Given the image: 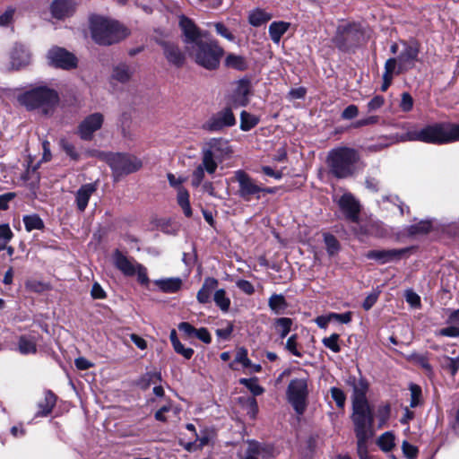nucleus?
Segmentation results:
<instances>
[{
	"label": "nucleus",
	"mask_w": 459,
	"mask_h": 459,
	"mask_svg": "<svg viewBox=\"0 0 459 459\" xmlns=\"http://www.w3.org/2000/svg\"><path fill=\"white\" fill-rule=\"evenodd\" d=\"M402 141H419L427 143L443 144L459 141V126L435 123L421 129L407 131L401 136Z\"/></svg>",
	"instance_id": "obj_1"
},
{
	"label": "nucleus",
	"mask_w": 459,
	"mask_h": 459,
	"mask_svg": "<svg viewBox=\"0 0 459 459\" xmlns=\"http://www.w3.org/2000/svg\"><path fill=\"white\" fill-rule=\"evenodd\" d=\"M360 156L357 150L341 146L332 149L326 157L329 172L336 178H347L359 169Z\"/></svg>",
	"instance_id": "obj_2"
},
{
	"label": "nucleus",
	"mask_w": 459,
	"mask_h": 459,
	"mask_svg": "<svg viewBox=\"0 0 459 459\" xmlns=\"http://www.w3.org/2000/svg\"><path fill=\"white\" fill-rule=\"evenodd\" d=\"M92 39L99 45H112L128 35L126 27L117 21L101 16H93L90 21Z\"/></svg>",
	"instance_id": "obj_3"
},
{
	"label": "nucleus",
	"mask_w": 459,
	"mask_h": 459,
	"mask_svg": "<svg viewBox=\"0 0 459 459\" xmlns=\"http://www.w3.org/2000/svg\"><path fill=\"white\" fill-rule=\"evenodd\" d=\"M349 384L353 388L351 420L354 427L373 425V413L366 397L368 383L362 378L357 380L355 377H351Z\"/></svg>",
	"instance_id": "obj_4"
},
{
	"label": "nucleus",
	"mask_w": 459,
	"mask_h": 459,
	"mask_svg": "<svg viewBox=\"0 0 459 459\" xmlns=\"http://www.w3.org/2000/svg\"><path fill=\"white\" fill-rule=\"evenodd\" d=\"M19 102L29 110L37 109L45 116H51L59 102V97L54 90L37 87L21 95Z\"/></svg>",
	"instance_id": "obj_5"
},
{
	"label": "nucleus",
	"mask_w": 459,
	"mask_h": 459,
	"mask_svg": "<svg viewBox=\"0 0 459 459\" xmlns=\"http://www.w3.org/2000/svg\"><path fill=\"white\" fill-rule=\"evenodd\" d=\"M186 51L196 64L208 70H213L219 66L220 60L224 53L218 43L212 39L207 41L202 39L193 46L188 45Z\"/></svg>",
	"instance_id": "obj_6"
},
{
	"label": "nucleus",
	"mask_w": 459,
	"mask_h": 459,
	"mask_svg": "<svg viewBox=\"0 0 459 459\" xmlns=\"http://www.w3.org/2000/svg\"><path fill=\"white\" fill-rule=\"evenodd\" d=\"M232 153L229 142L222 138H212L202 148V159L206 166V172L213 174L218 164L230 157Z\"/></svg>",
	"instance_id": "obj_7"
},
{
	"label": "nucleus",
	"mask_w": 459,
	"mask_h": 459,
	"mask_svg": "<svg viewBox=\"0 0 459 459\" xmlns=\"http://www.w3.org/2000/svg\"><path fill=\"white\" fill-rule=\"evenodd\" d=\"M98 157L108 164L115 180L139 170L143 166L140 159L127 153L98 152Z\"/></svg>",
	"instance_id": "obj_8"
},
{
	"label": "nucleus",
	"mask_w": 459,
	"mask_h": 459,
	"mask_svg": "<svg viewBox=\"0 0 459 459\" xmlns=\"http://www.w3.org/2000/svg\"><path fill=\"white\" fill-rule=\"evenodd\" d=\"M308 377L307 376L293 378L288 385L286 395L297 414L302 415L307 406Z\"/></svg>",
	"instance_id": "obj_9"
},
{
	"label": "nucleus",
	"mask_w": 459,
	"mask_h": 459,
	"mask_svg": "<svg viewBox=\"0 0 459 459\" xmlns=\"http://www.w3.org/2000/svg\"><path fill=\"white\" fill-rule=\"evenodd\" d=\"M364 38V30L360 23L345 22L337 27L333 38L334 44L342 50L359 44Z\"/></svg>",
	"instance_id": "obj_10"
},
{
	"label": "nucleus",
	"mask_w": 459,
	"mask_h": 459,
	"mask_svg": "<svg viewBox=\"0 0 459 459\" xmlns=\"http://www.w3.org/2000/svg\"><path fill=\"white\" fill-rule=\"evenodd\" d=\"M238 183L237 195L244 201L249 202L252 198L259 199L262 186L254 178L242 169L234 172V179Z\"/></svg>",
	"instance_id": "obj_11"
},
{
	"label": "nucleus",
	"mask_w": 459,
	"mask_h": 459,
	"mask_svg": "<svg viewBox=\"0 0 459 459\" xmlns=\"http://www.w3.org/2000/svg\"><path fill=\"white\" fill-rule=\"evenodd\" d=\"M403 48L396 59V74H402L412 69L418 61L420 46L416 41H402Z\"/></svg>",
	"instance_id": "obj_12"
},
{
	"label": "nucleus",
	"mask_w": 459,
	"mask_h": 459,
	"mask_svg": "<svg viewBox=\"0 0 459 459\" xmlns=\"http://www.w3.org/2000/svg\"><path fill=\"white\" fill-rule=\"evenodd\" d=\"M236 124L235 116L230 107L213 114L204 125L203 129L209 132H218L225 127L233 126Z\"/></svg>",
	"instance_id": "obj_13"
},
{
	"label": "nucleus",
	"mask_w": 459,
	"mask_h": 459,
	"mask_svg": "<svg viewBox=\"0 0 459 459\" xmlns=\"http://www.w3.org/2000/svg\"><path fill=\"white\" fill-rule=\"evenodd\" d=\"M104 123V116L96 112L87 116L78 126V134L81 139L90 141L93 134L100 130Z\"/></svg>",
	"instance_id": "obj_14"
},
{
	"label": "nucleus",
	"mask_w": 459,
	"mask_h": 459,
	"mask_svg": "<svg viewBox=\"0 0 459 459\" xmlns=\"http://www.w3.org/2000/svg\"><path fill=\"white\" fill-rule=\"evenodd\" d=\"M179 26L184 35L186 50L188 48V45L193 46L206 37V34L203 33L195 22L185 15L179 16Z\"/></svg>",
	"instance_id": "obj_15"
},
{
	"label": "nucleus",
	"mask_w": 459,
	"mask_h": 459,
	"mask_svg": "<svg viewBox=\"0 0 459 459\" xmlns=\"http://www.w3.org/2000/svg\"><path fill=\"white\" fill-rule=\"evenodd\" d=\"M49 63L62 69H71L77 65V58L70 52L61 48H53L48 53Z\"/></svg>",
	"instance_id": "obj_16"
},
{
	"label": "nucleus",
	"mask_w": 459,
	"mask_h": 459,
	"mask_svg": "<svg viewBox=\"0 0 459 459\" xmlns=\"http://www.w3.org/2000/svg\"><path fill=\"white\" fill-rule=\"evenodd\" d=\"M339 206L348 220L352 222L359 221L360 205L351 194L346 193L342 195L339 200Z\"/></svg>",
	"instance_id": "obj_17"
},
{
	"label": "nucleus",
	"mask_w": 459,
	"mask_h": 459,
	"mask_svg": "<svg viewBox=\"0 0 459 459\" xmlns=\"http://www.w3.org/2000/svg\"><path fill=\"white\" fill-rule=\"evenodd\" d=\"M250 86L248 81L240 80L230 96V103L233 108L245 107L248 103Z\"/></svg>",
	"instance_id": "obj_18"
},
{
	"label": "nucleus",
	"mask_w": 459,
	"mask_h": 459,
	"mask_svg": "<svg viewBox=\"0 0 459 459\" xmlns=\"http://www.w3.org/2000/svg\"><path fill=\"white\" fill-rule=\"evenodd\" d=\"M357 437V449L359 459H369L367 453V442L373 436L372 425L354 427Z\"/></svg>",
	"instance_id": "obj_19"
},
{
	"label": "nucleus",
	"mask_w": 459,
	"mask_h": 459,
	"mask_svg": "<svg viewBox=\"0 0 459 459\" xmlns=\"http://www.w3.org/2000/svg\"><path fill=\"white\" fill-rule=\"evenodd\" d=\"M247 449L258 459H273L279 454L273 445L260 443L255 440L248 441Z\"/></svg>",
	"instance_id": "obj_20"
},
{
	"label": "nucleus",
	"mask_w": 459,
	"mask_h": 459,
	"mask_svg": "<svg viewBox=\"0 0 459 459\" xmlns=\"http://www.w3.org/2000/svg\"><path fill=\"white\" fill-rule=\"evenodd\" d=\"M408 249H388V250H371L368 251L366 256L368 259H373L380 264H386L391 261L401 258V256L407 252Z\"/></svg>",
	"instance_id": "obj_21"
},
{
	"label": "nucleus",
	"mask_w": 459,
	"mask_h": 459,
	"mask_svg": "<svg viewBox=\"0 0 459 459\" xmlns=\"http://www.w3.org/2000/svg\"><path fill=\"white\" fill-rule=\"evenodd\" d=\"M74 0H54L51 4V13L56 19H65L72 15L75 10Z\"/></svg>",
	"instance_id": "obj_22"
},
{
	"label": "nucleus",
	"mask_w": 459,
	"mask_h": 459,
	"mask_svg": "<svg viewBox=\"0 0 459 459\" xmlns=\"http://www.w3.org/2000/svg\"><path fill=\"white\" fill-rule=\"evenodd\" d=\"M113 258L115 266L126 276L135 275L140 264L136 263L134 260L127 258L119 251L115 252Z\"/></svg>",
	"instance_id": "obj_23"
},
{
	"label": "nucleus",
	"mask_w": 459,
	"mask_h": 459,
	"mask_svg": "<svg viewBox=\"0 0 459 459\" xmlns=\"http://www.w3.org/2000/svg\"><path fill=\"white\" fill-rule=\"evenodd\" d=\"M97 186L95 183H88L82 185L75 193V204L80 212H84L89 200L96 192Z\"/></svg>",
	"instance_id": "obj_24"
},
{
	"label": "nucleus",
	"mask_w": 459,
	"mask_h": 459,
	"mask_svg": "<svg viewBox=\"0 0 459 459\" xmlns=\"http://www.w3.org/2000/svg\"><path fill=\"white\" fill-rule=\"evenodd\" d=\"M134 72L135 68L133 65L119 63L113 66L111 79L120 83H126L130 81Z\"/></svg>",
	"instance_id": "obj_25"
},
{
	"label": "nucleus",
	"mask_w": 459,
	"mask_h": 459,
	"mask_svg": "<svg viewBox=\"0 0 459 459\" xmlns=\"http://www.w3.org/2000/svg\"><path fill=\"white\" fill-rule=\"evenodd\" d=\"M163 52L168 62L175 66H181L184 64L185 56L179 48L171 42H163Z\"/></svg>",
	"instance_id": "obj_26"
},
{
	"label": "nucleus",
	"mask_w": 459,
	"mask_h": 459,
	"mask_svg": "<svg viewBox=\"0 0 459 459\" xmlns=\"http://www.w3.org/2000/svg\"><path fill=\"white\" fill-rule=\"evenodd\" d=\"M30 61V54L26 48L16 45L11 54V65L14 69L27 65Z\"/></svg>",
	"instance_id": "obj_27"
},
{
	"label": "nucleus",
	"mask_w": 459,
	"mask_h": 459,
	"mask_svg": "<svg viewBox=\"0 0 459 459\" xmlns=\"http://www.w3.org/2000/svg\"><path fill=\"white\" fill-rule=\"evenodd\" d=\"M219 281L213 277H207L204 279L201 289L196 294V299L201 304H206L211 301L212 292L218 287Z\"/></svg>",
	"instance_id": "obj_28"
},
{
	"label": "nucleus",
	"mask_w": 459,
	"mask_h": 459,
	"mask_svg": "<svg viewBox=\"0 0 459 459\" xmlns=\"http://www.w3.org/2000/svg\"><path fill=\"white\" fill-rule=\"evenodd\" d=\"M39 336L35 333H29L20 336L18 341V351L23 355L34 354L37 351Z\"/></svg>",
	"instance_id": "obj_29"
},
{
	"label": "nucleus",
	"mask_w": 459,
	"mask_h": 459,
	"mask_svg": "<svg viewBox=\"0 0 459 459\" xmlns=\"http://www.w3.org/2000/svg\"><path fill=\"white\" fill-rule=\"evenodd\" d=\"M56 396L49 390L44 392L43 400L38 403L37 417L48 416L56 405Z\"/></svg>",
	"instance_id": "obj_30"
},
{
	"label": "nucleus",
	"mask_w": 459,
	"mask_h": 459,
	"mask_svg": "<svg viewBox=\"0 0 459 459\" xmlns=\"http://www.w3.org/2000/svg\"><path fill=\"white\" fill-rule=\"evenodd\" d=\"M155 285L165 293H175L181 289L182 280L179 277L159 279L154 281Z\"/></svg>",
	"instance_id": "obj_31"
},
{
	"label": "nucleus",
	"mask_w": 459,
	"mask_h": 459,
	"mask_svg": "<svg viewBox=\"0 0 459 459\" xmlns=\"http://www.w3.org/2000/svg\"><path fill=\"white\" fill-rule=\"evenodd\" d=\"M396 59L394 57L388 58L385 64V72L383 74V84L381 90L385 91L392 83L393 76L396 74Z\"/></svg>",
	"instance_id": "obj_32"
},
{
	"label": "nucleus",
	"mask_w": 459,
	"mask_h": 459,
	"mask_svg": "<svg viewBox=\"0 0 459 459\" xmlns=\"http://www.w3.org/2000/svg\"><path fill=\"white\" fill-rule=\"evenodd\" d=\"M432 229V222L429 220L420 221L406 229L409 236H421L429 233Z\"/></svg>",
	"instance_id": "obj_33"
},
{
	"label": "nucleus",
	"mask_w": 459,
	"mask_h": 459,
	"mask_svg": "<svg viewBox=\"0 0 459 459\" xmlns=\"http://www.w3.org/2000/svg\"><path fill=\"white\" fill-rule=\"evenodd\" d=\"M290 23L285 22H273L269 26V34L274 43H279L282 35L288 30Z\"/></svg>",
	"instance_id": "obj_34"
},
{
	"label": "nucleus",
	"mask_w": 459,
	"mask_h": 459,
	"mask_svg": "<svg viewBox=\"0 0 459 459\" xmlns=\"http://www.w3.org/2000/svg\"><path fill=\"white\" fill-rule=\"evenodd\" d=\"M268 306L276 315L282 314L288 307L286 299L281 294H273L269 298Z\"/></svg>",
	"instance_id": "obj_35"
},
{
	"label": "nucleus",
	"mask_w": 459,
	"mask_h": 459,
	"mask_svg": "<svg viewBox=\"0 0 459 459\" xmlns=\"http://www.w3.org/2000/svg\"><path fill=\"white\" fill-rule=\"evenodd\" d=\"M292 319L289 317H279L273 323L275 332L280 335L281 339H284L290 333L292 326Z\"/></svg>",
	"instance_id": "obj_36"
},
{
	"label": "nucleus",
	"mask_w": 459,
	"mask_h": 459,
	"mask_svg": "<svg viewBox=\"0 0 459 459\" xmlns=\"http://www.w3.org/2000/svg\"><path fill=\"white\" fill-rule=\"evenodd\" d=\"M213 300L215 305L223 312L227 313L230 307V299L227 296L224 289H219L214 291Z\"/></svg>",
	"instance_id": "obj_37"
},
{
	"label": "nucleus",
	"mask_w": 459,
	"mask_h": 459,
	"mask_svg": "<svg viewBox=\"0 0 459 459\" xmlns=\"http://www.w3.org/2000/svg\"><path fill=\"white\" fill-rule=\"evenodd\" d=\"M177 201L178 205L182 208L184 214L186 217H191L192 209L189 202V193L185 187L178 188Z\"/></svg>",
	"instance_id": "obj_38"
},
{
	"label": "nucleus",
	"mask_w": 459,
	"mask_h": 459,
	"mask_svg": "<svg viewBox=\"0 0 459 459\" xmlns=\"http://www.w3.org/2000/svg\"><path fill=\"white\" fill-rule=\"evenodd\" d=\"M237 364H241L244 368L252 366L251 360L247 357V351L245 348H238L236 352L234 360L230 364V368L233 370L238 369Z\"/></svg>",
	"instance_id": "obj_39"
},
{
	"label": "nucleus",
	"mask_w": 459,
	"mask_h": 459,
	"mask_svg": "<svg viewBox=\"0 0 459 459\" xmlns=\"http://www.w3.org/2000/svg\"><path fill=\"white\" fill-rule=\"evenodd\" d=\"M259 123V118L247 111H242L240 114V129L242 131H249Z\"/></svg>",
	"instance_id": "obj_40"
},
{
	"label": "nucleus",
	"mask_w": 459,
	"mask_h": 459,
	"mask_svg": "<svg viewBox=\"0 0 459 459\" xmlns=\"http://www.w3.org/2000/svg\"><path fill=\"white\" fill-rule=\"evenodd\" d=\"M440 365L443 369L447 370L452 376H455L459 370V357L450 358L443 356L440 358Z\"/></svg>",
	"instance_id": "obj_41"
},
{
	"label": "nucleus",
	"mask_w": 459,
	"mask_h": 459,
	"mask_svg": "<svg viewBox=\"0 0 459 459\" xmlns=\"http://www.w3.org/2000/svg\"><path fill=\"white\" fill-rule=\"evenodd\" d=\"M22 221L27 231L42 230L44 228L43 221L37 214L26 215L23 217Z\"/></svg>",
	"instance_id": "obj_42"
},
{
	"label": "nucleus",
	"mask_w": 459,
	"mask_h": 459,
	"mask_svg": "<svg viewBox=\"0 0 459 459\" xmlns=\"http://www.w3.org/2000/svg\"><path fill=\"white\" fill-rule=\"evenodd\" d=\"M225 65L228 67L234 68L239 71L245 70L247 68V62L245 58L241 56L230 54L227 56L225 59Z\"/></svg>",
	"instance_id": "obj_43"
},
{
	"label": "nucleus",
	"mask_w": 459,
	"mask_h": 459,
	"mask_svg": "<svg viewBox=\"0 0 459 459\" xmlns=\"http://www.w3.org/2000/svg\"><path fill=\"white\" fill-rule=\"evenodd\" d=\"M285 349L293 356L298 358H301L303 356L302 352L300 351V345L298 343L297 334H292L288 338L285 343Z\"/></svg>",
	"instance_id": "obj_44"
},
{
	"label": "nucleus",
	"mask_w": 459,
	"mask_h": 459,
	"mask_svg": "<svg viewBox=\"0 0 459 459\" xmlns=\"http://www.w3.org/2000/svg\"><path fill=\"white\" fill-rule=\"evenodd\" d=\"M377 444L382 450L390 451L394 446V436L391 432H385L380 436Z\"/></svg>",
	"instance_id": "obj_45"
},
{
	"label": "nucleus",
	"mask_w": 459,
	"mask_h": 459,
	"mask_svg": "<svg viewBox=\"0 0 459 459\" xmlns=\"http://www.w3.org/2000/svg\"><path fill=\"white\" fill-rule=\"evenodd\" d=\"M206 171V166L204 163V160L202 159V163L198 165V167L194 170L192 174V186L194 187H198L201 186L204 178V172Z\"/></svg>",
	"instance_id": "obj_46"
},
{
	"label": "nucleus",
	"mask_w": 459,
	"mask_h": 459,
	"mask_svg": "<svg viewBox=\"0 0 459 459\" xmlns=\"http://www.w3.org/2000/svg\"><path fill=\"white\" fill-rule=\"evenodd\" d=\"M324 240L326 246L327 252L330 255H333L339 251L340 245L334 236L325 233L324 235Z\"/></svg>",
	"instance_id": "obj_47"
},
{
	"label": "nucleus",
	"mask_w": 459,
	"mask_h": 459,
	"mask_svg": "<svg viewBox=\"0 0 459 459\" xmlns=\"http://www.w3.org/2000/svg\"><path fill=\"white\" fill-rule=\"evenodd\" d=\"M270 19V16L262 10H256L250 13L249 22L254 26H260L266 22Z\"/></svg>",
	"instance_id": "obj_48"
},
{
	"label": "nucleus",
	"mask_w": 459,
	"mask_h": 459,
	"mask_svg": "<svg viewBox=\"0 0 459 459\" xmlns=\"http://www.w3.org/2000/svg\"><path fill=\"white\" fill-rule=\"evenodd\" d=\"M156 380H160V373L147 372L138 380V385H140L143 389H146L147 387H149L152 382H155Z\"/></svg>",
	"instance_id": "obj_49"
},
{
	"label": "nucleus",
	"mask_w": 459,
	"mask_h": 459,
	"mask_svg": "<svg viewBox=\"0 0 459 459\" xmlns=\"http://www.w3.org/2000/svg\"><path fill=\"white\" fill-rule=\"evenodd\" d=\"M239 382L247 386L254 395H260L264 393V388L257 384L255 379L241 378Z\"/></svg>",
	"instance_id": "obj_50"
},
{
	"label": "nucleus",
	"mask_w": 459,
	"mask_h": 459,
	"mask_svg": "<svg viewBox=\"0 0 459 459\" xmlns=\"http://www.w3.org/2000/svg\"><path fill=\"white\" fill-rule=\"evenodd\" d=\"M331 396L335 402L337 407L343 408L346 401V395L343 391L338 387H332L330 389Z\"/></svg>",
	"instance_id": "obj_51"
},
{
	"label": "nucleus",
	"mask_w": 459,
	"mask_h": 459,
	"mask_svg": "<svg viewBox=\"0 0 459 459\" xmlns=\"http://www.w3.org/2000/svg\"><path fill=\"white\" fill-rule=\"evenodd\" d=\"M338 341H339V334L333 333L329 337L324 338L322 342H323L324 345L326 348L330 349L332 351L339 352L341 351V347L338 344Z\"/></svg>",
	"instance_id": "obj_52"
},
{
	"label": "nucleus",
	"mask_w": 459,
	"mask_h": 459,
	"mask_svg": "<svg viewBox=\"0 0 459 459\" xmlns=\"http://www.w3.org/2000/svg\"><path fill=\"white\" fill-rule=\"evenodd\" d=\"M60 146L71 159L74 160H77L79 159V153L77 152L74 144H72L65 139H62L60 141Z\"/></svg>",
	"instance_id": "obj_53"
},
{
	"label": "nucleus",
	"mask_w": 459,
	"mask_h": 459,
	"mask_svg": "<svg viewBox=\"0 0 459 459\" xmlns=\"http://www.w3.org/2000/svg\"><path fill=\"white\" fill-rule=\"evenodd\" d=\"M402 448H403V453L407 459H416L417 458L419 451L415 446L410 444L407 441H403Z\"/></svg>",
	"instance_id": "obj_54"
},
{
	"label": "nucleus",
	"mask_w": 459,
	"mask_h": 459,
	"mask_svg": "<svg viewBox=\"0 0 459 459\" xmlns=\"http://www.w3.org/2000/svg\"><path fill=\"white\" fill-rule=\"evenodd\" d=\"M172 347L178 354L183 356L186 359H190L195 352L192 348L185 347L184 344L181 343V342H177Z\"/></svg>",
	"instance_id": "obj_55"
},
{
	"label": "nucleus",
	"mask_w": 459,
	"mask_h": 459,
	"mask_svg": "<svg viewBox=\"0 0 459 459\" xmlns=\"http://www.w3.org/2000/svg\"><path fill=\"white\" fill-rule=\"evenodd\" d=\"M413 99L409 92H403L401 97L400 108L404 112H409L412 109Z\"/></svg>",
	"instance_id": "obj_56"
},
{
	"label": "nucleus",
	"mask_w": 459,
	"mask_h": 459,
	"mask_svg": "<svg viewBox=\"0 0 459 459\" xmlns=\"http://www.w3.org/2000/svg\"><path fill=\"white\" fill-rule=\"evenodd\" d=\"M13 237L9 224H0V242L7 244Z\"/></svg>",
	"instance_id": "obj_57"
},
{
	"label": "nucleus",
	"mask_w": 459,
	"mask_h": 459,
	"mask_svg": "<svg viewBox=\"0 0 459 459\" xmlns=\"http://www.w3.org/2000/svg\"><path fill=\"white\" fill-rule=\"evenodd\" d=\"M387 202L392 203L393 204L396 205L399 208L401 214L404 213V205L399 202V198L397 196L384 195L381 197V200L377 201L379 206L384 205Z\"/></svg>",
	"instance_id": "obj_58"
},
{
	"label": "nucleus",
	"mask_w": 459,
	"mask_h": 459,
	"mask_svg": "<svg viewBox=\"0 0 459 459\" xmlns=\"http://www.w3.org/2000/svg\"><path fill=\"white\" fill-rule=\"evenodd\" d=\"M405 299L413 307H420V298L412 290H407L405 291Z\"/></svg>",
	"instance_id": "obj_59"
},
{
	"label": "nucleus",
	"mask_w": 459,
	"mask_h": 459,
	"mask_svg": "<svg viewBox=\"0 0 459 459\" xmlns=\"http://www.w3.org/2000/svg\"><path fill=\"white\" fill-rule=\"evenodd\" d=\"M216 32L221 35V37L225 38L226 39L230 41H234L235 37L234 35L229 30V29L222 23L217 22L214 24Z\"/></svg>",
	"instance_id": "obj_60"
},
{
	"label": "nucleus",
	"mask_w": 459,
	"mask_h": 459,
	"mask_svg": "<svg viewBox=\"0 0 459 459\" xmlns=\"http://www.w3.org/2000/svg\"><path fill=\"white\" fill-rule=\"evenodd\" d=\"M437 334L447 337H459V327L450 325L448 327L440 329Z\"/></svg>",
	"instance_id": "obj_61"
},
{
	"label": "nucleus",
	"mask_w": 459,
	"mask_h": 459,
	"mask_svg": "<svg viewBox=\"0 0 459 459\" xmlns=\"http://www.w3.org/2000/svg\"><path fill=\"white\" fill-rule=\"evenodd\" d=\"M420 388L416 385H411V407L414 408L420 403Z\"/></svg>",
	"instance_id": "obj_62"
},
{
	"label": "nucleus",
	"mask_w": 459,
	"mask_h": 459,
	"mask_svg": "<svg viewBox=\"0 0 459 459\" xmlns=\"http://www.w3.org/2000/svg\"><path fill=\"white\" fill-rule=\"evenodd\" d=\"M194 336L206 344H209L212 342L211 334L209 331L204 327L195 329Z\"/></svg>",
	"instance_id": "obj_63"
},
{
	"label": "nucleus",
	"mask_w": 459,
	"mask_h": 459,
	"mask_svg": "<svg viewBox=\"0 0 459 459\" xmlns=\"http://www.w3.org/2000/svg\"><path fill=\"white\" fill-rule=\"evenodd\" d=\"M385 103V99L382 96H375L368 103V111H375L379 109Z\"/></svg>",
	"instance_id": "obj_64"
}]
</instances>
